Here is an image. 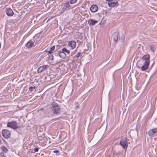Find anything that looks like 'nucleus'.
I'll return each mask as SVG.
<instances>
[{
  "label": "nucleus",
  "instance_id": "1",
  "mask_svg": "<svg viewBox=\"0 0 157 157\" xmlns=\"http://www.w3.org/2000/svg\"><path fill=\"white\" fill-rule=\"evenodd\" d=\"M52 109L53 113L56 115L60 114V109L58 104L55 102H53L52 104Z\"/></svg>",
  "mask_w": 157,
  "mask_h": 157
},
{
  "label": "nucleus",
  "instance_id": "2",
  "mask_svg": "<svg viewBox=\"0 0 157 157\" xmlns=\"http://www.w3.org/2000/svg\"><path fill=\"white\" fill-rule=\"evenodd\" d=\"M7 126L15 129L20 128L21 126H18L17 124L15 121H12L9 122L7 123Z\"/></svg>",
  "mask_w": 157,
  "mask_h": 157
},
{
  "label": "nucleus",
  "instance_id": "3",
  "mask_svg": "<svg viewBox=\"0 0 157 157\" xmlns=\"http://www.w3.org/2000/svg\"><path fill=\"white\" fill-rule=\"evenodd\" d=\"M128 139L125 137L121 139L120 142V144L124 149H126L128 147Z\"/></svg>",
  "mask_w": 157,
  "mask_h": 157
},
{
  "label": "nucleus",
  "instance_id": "4",
  "mask_svg": "<svg viewBox=\"0 0 157 157\" xmlns=\"http://www.w3.org/2000/svg\"><path fill=\"white\" fill-rule=\"evenodd\" d=\"M62 10L63 11H67L71 9L72 8L70 6L69 2H66L62 4Z\"/></svg>",
  "mask_w": 157,
  "mask_h": 157
},
{
  "label": "nucleus",
  "instance_id": "5",
  "mask_svg": "<svg viewBox=\"0 0 157 157\" xmlns=\"http://www.w3.org/2000/svg\"><path fill=\"white\" fill-rule=\"evenodd\" d=\"M2 136L6 139L9 138L10 136V132L7 129L2 130Z\"/></svg>",
  "mask_w": 157,
  "mask_h": 157
},
{
  "label": "nucleus",
  "instance_id": "6",
  "mask_svg": "<svg viewBox=\"0 0 157 157\" xmlns=\"http://www.w3.org/2000/svg\"><path fill=\"white\" fill-rule=\"evenodd\" d=\"M35 40L34 39L30 40L26 44V47L28 48H31L33 46H35Z\"/></svg>",
  "mask_w": 157,
  "mask_h": 157
},
{
  "label": "nucleus",
  "instance_id": "7",
  "mask_svg": "<svg viewBox=\"0 0 157 157\" xmlns=\"http://www.w3.org/2000/svg\"><path fill=\"white\" fill-rule=\"evenodd\" d=\"M148 135L151 136H157V128H155L150 130L148 132Z\"/></svg>",
  "mask_w": 157,
  "mask_h": 157
},
{
  "label": "nucleus",
  "instance_id": "8",
  "mask_svg": "<svg viewBox=\"0 0 157 157\" xmlns=\"http://www.w3.org/2000/svg\"><path fill=\"white\" fill-rule=\"evenodd\" d=\"M150 62L144 61L143 65L141 67V69L143 71H145L147 70L149 65Z\"/></svg>",
  "mask_w": 157,
  "mask_h": 157
},
{
  "label": "nucleus",
  "instance_id": "9",
  "mask_svg": "<svg viewBox=\"0 0 157 157\" xmlns=\"http://www.w3.org/2000/svg\"><path fill=\"white\" fill-rule=\"evenodd\" d=\"M118 33L116 32H114L112 36V39L113 40L114 42L116 43L118 39Z\"/></svg>",
  "mask_w": 157,
  "mask_h": 157
},
{
  "label": "nucleus",
  "instance_id": "10",
  "mask_svg": "<svg viewBox=\"0 0 157 157\" xmlns=\"http://www.w3.org/2000/svg\"><path fill=\"white\" fill-rule=\"evenodd\" d=\"M6 14L9 16H12L14 14L12 10L10 8H7L6 10Z\"/></svg>",
  "mask_w": 157,
  "mask_h": 157
},
{
  "label": "nucleus",
  "instance_id": "11",
  "mask_svg": "<svg viewBox=\"0 0 157 157\" xmlns=\"http://www.w3.org/2000/svg\"><path fill=\"white\" fill-rule=\"evenodd\" d=\"M48 67V65H43L40 66L39 67L37 70L38 73H41L44 69L47 68Z\"/></svg>",
  "mask_w": 157,
  "mask_h": 157
},
{
  "label": "nucleus",
  "instance_id": "12",
  "mask_svg": "<svg viewBox=\"0 0 157 157\" xmlns=\"http://www.w3.org/2000/svg\"><path fill=\"white\" fill-rule=\"evenodd\" d=\"M98 7L95 5H92L90 8V10L93 13H95L98 10Z\"/></svg>",
  "mask_w": 157,
  "mask_h": 157
},
{
  "label": "nucleus",
  "instance_id": "13",
  "mask_svg": "<svg viewBox=\"0 0 157 157\" xmlns=\"http://www.w3.org/2000/svg\"><path fill=\"white\" fill-rule=\"evenodd\" d=\"M57 55L62 59H65L66 57V54L64 52H62L61 50H60L57 52Z\"/></svg>",
  "mask_w": 157,
  "mask_h": 157
},
{
  "label": "nucleus",
  "instance_id": "14",
  "mask_svg": "<svg viewBox=\"0 0 157 157\" xmlns=\"http://www.w3.org/2000/svg\"><path fill=\"white\" fill-rule=\"evenodd\" d=\"M142 59L144 61L150 62V55L149 54H146L142 57Z\"/></svg>",
  "mask_w": 157,
  "mask_h": 157
},
{
  "label": "nucleus",
  "instance_id": "15",
  "mask_svg": "<svg viewBox=\"0 0 157 157\" xmlns=\"http://www.w3.org/2000/svg\"><path fill=\"white\" fill-rule=\"evenodd\" d=\"M68 45L71 47L72 49H73L76 47V42L74 40L71 41L68 43Z\"/></svg>",
  "mask_w": 157,
  "mask_h": 157
},
{
  "label": "nucleus",
  "instance_id": "16",
  "mask_svg": "<svg viewBox=\"0 0 157 157\" xmlns=\"http://www.w3.org/2000/svg\"><path fill=\"white\" fill-rule=\"evenodd\" d=\"M98 22V21L97 20H94L93 19H91L90 21V24L92 25H95L96 23Z\"/></svg>",
  "mask_w": 157,
  "mask_h": 157
},
{
  "label": "nucleus",
  "instance_id": "17",
  "mask_svg": "<svg viewBox=\"0 0 157 157\" xmlns=\"http://www.w3.org/2000/svg\"><path fill=\"white\" fill-rule=\"evenodd\" d=\"M117 1H116L115 2H112L109 3V6L110 7H114L116 6Z\"/></svg>",
  "mask_w": 157,
  "mask_h": 157
},
{
  "label": "nucleus",
  "instance_id": "18",
  "mask_svg": "<svg viewBox=\"0 0 157 157\" xmlns=\"http://www.w3.org/2000/svg\"><path fill=\"white\" fill-rule=\"evenodd\" d=\"M61 51L63 52H65L68 54H69L70 53V51L69 50H67L64 47L62 49Z\"/></svg>",
  "mask_w": 157,
  "mask_h": 157
},
{
  "label": "nucleus",
  "instance_id": "19",
  "mask_svg": "<svg viewBox=\"0 0 157 157\" xmlns=\"http://www.w3.org/2000/svg\"><path fill=\"white\" fill-rule=\"evenodd\" d=\"M1 149L3 151L5 152L6 153L8 151L7 149L4 147L2 146L1 147Z\"/></svg>",
  "mask_w": 157,
  "mask_h": 157
},
{
  "label": "nucleus",
  "instance_id": "20",
  "mask_svg": "<svg viewBox=\"0 0 157 157\" xmlns=\"http://www.w3.org/2000/svg\"><path fill=\"white\" fill-rule=\"evenodd\" d=\"M75 109H78L79 107V104L78 102H76L75 103Z\"/></svg>",
  "mask_w": 157,
  "mask_h": 157
},
{
  "label": "nucleus",
  "instance_id": "21",
  "mask_svg": "<svg viewBox=\"0 0 157 157\" xmlns=\"http://www.w3.org/2000/svg\"><path fill=\"white\" fill-rule=\"evenodd\" d=\"M35 88V86H31L29 87V91H30L31 92H32L33 91V90Z\"/></svg>",
  "mask_w": 157,
  "mask_h": 157
},
{
  "label": "nucleus",
  "instance_id": "22",
  "mask_svg": "<svg viewBox=\"0 0 157 157\" xmlns=\"http://www.w3.org/2000/svg\"><path fill=\"white\" fill-rule=\"evenodd\" d=\"M77 0H71L70 1V3L71 4H73L77 2Z\"/></svg>",
  "mask_w": 157,
  "mask_h": 157
},
{
  "label": "nucleus",
  "instance_id": "23",
  "mask_svg": "<svg viewBox=\"0 0 157 157\" xmlns=\"http://www.w3.org/2000/svg\"><path fill=\"white\" fill-rule=\"evenodd\" d=\"M150 48L151 51H154L155 49V47L154 45H151L150 47Z\"/></svg>",
  "mask_w": 157,
  "mask_h": 157
},
{
  "label": "nucleus",
  "instance_id": "24",
  "mask_svg": "<svg viewBox=\"0 0 157 157\" xmlns=\"http://www.w3.org/2000/svg\"><path fill=\"white\" fill-rule=\"evenodd\" d=\"M80 54H81V53L80 52H78L75 56V58H79L80 56Z\"/></svg>",
  "mask_w": 157,
  "mask_h": 157
},
{
  "label": "nucleus",
  "instance_id": "25",
  "mask_svg": "<svg viewBox=\"0 0 157 157\" xmlns=\"http://www.w3.org/2000/svg\"><path fill=\"white\" fill-rule=\"evenodd\" d=\"M0 157H6V155L3 152H0Z\"/></svg>",
  "mask_w": 157,
  "mask_h": 157
},
{
  "label": "nucleus",
  "instance_id": "26",
  "mask_svg": "<svg viewBox=\"0 0 157 157\" xmlns=\"http://www.w3.org/2000/svg\"><path fill=\"white\" fill-rule=\"evenodd\" d=\"M45 79L46 80H47V81H49L51 79L50 78L49 76L45 77Z\"/></svg>",
  "mask_w": 157,
  "mask_h": 157
},
{
  "label": "nucleus",
  "instance_id": "27",
  "mask_svg": "<svg viewBox=\"0 0 157 157\" xmlns=\"http://www.w3.org/2000/svg\"><path fill=\"white\" fill-rule=\"evenodd\" d=\"M49 59L51 60H53V56L52 55H50L49 56Z\"/></svg>",
  "mask_w": 157,
  "mask_h": 157
},
{
  "label": "nucleus",
  "instance_id": "28",
  "mask_svg": "<svg viewBox=\"0 0 157 157\" xmlns=\"http://www.w3.org/2000/svg\"><path fill=\"white\" fill-rule=\"evenodd\" d=\"M55 48V47L54 46H52L50 49V50L52 52L54 50Z\"/></svg>",
  "mask_w": 157,
  "mask_h": 157
},
{
  "label": "nucleus",
  "instance_id": "29",
  "mask_svg": "<svg viewBox=\"0 0 157 157\" xmlns=\"http://www.w3.org/2000/svg\"><path fill=\"white\" fill-rule=\"evenodd\" d=\"M38 150H39V148H38V147H36L34 148V151H35V152H37L38 151Z\"/></svg>",
  "mask_w": 157,
  "mask_h": 157
},
{
  "label": "nucleus",
  "instance_id": "30",
  "mask_svg": "<svg viewBox=\"0 0 157 157\" xmlns=\"http://www.w3.org/2000/svg\"><path fill=\"white\" fill-rule=\"evenodd\" d=\"M89 47H87L85 49H84V51L83 52H84V53H85V51H87L88 50H89Z\"/></svg>",
  "mask_w": 157,
  "mask_h": 157
},
{
  "label": "nucleus",
  "instance_id": "31",
  "mask_svg": "<svg viewBox=\"0 0 157 157\" xmlns=\"http://www.w3.org/2000/svg\"><path fill=\"white\" fill-rule=\"evenodd\" d=\"M46 51L47 52H48V53L50 54L52 53V52L51 51V50L50 51Z\"/></svg>",
  "mask_w": 157,
  "mask_h": 157
},
{
  "label": "nucleus",
  "instance_id": "32",
  "mask_svg": "<svg viewBox=\"0 0 157 157\" xmlns=\"http://www.w3.org/2000/svg\"><path fill=\"white\" fill-rule=\"evenodd\" d=\"M137 67L139 68H140V66L139 65V63L138 62H137Z\"/></svg>",
  "mask_w": 157,
  "mask_h": 157
},
{
  "label": "nucleus",
  "instance_id": "33",
  "mask_svg": "<svg viewBox=\"0 0 157 157\" xmlns=\"http://www.w3.org/2000/svg\"><path fill=\"white\" fill-rule=\"evenodd\" d=\"M106 1L108 2H111L113 0H106Z\"/></svg>",
  "mask_w": 157,
  "mask_h": 157
},
{
  "label": "nucleus",
  "instance_id": "34",
  "mask_svg": "<svg viewBox=\"0 0 157 157\" xmlns=\"http://www.w3.org/2000/svg\"><path fill=\"white\" fill-rule=\"evenodd\" d=\"M58 151H58V150H55L53 151V152H58Z\"/></svg>",
  "mask_w": 157,
  "mask_h": 157
},
{
  "label": "nucleus",
  "instance_id": "35",
  "mask_svg": "<svg viewBox=\"0 0 157 157\" xmlns=\"http://www.w3.org/2000/svg\"><path fill=\"white\" fill-rule=\"evenodd\" d=\"M55 55L56 56H58V55H57V52L55 53Z\"/></svg>",
  "mask_w": 157,
  "mask_h": 157
},
{
  "label": "nucleus",
  "instance_id": "36",
  "mask_svg": "<svg viewBox=\"0 0 157 157\" xmlns=\"http://www.w3.org/2000/svg\"><path fill=\"white\" fill-rule=\"evenodd\" d=\"M123 36L124 37V35H123Z\"/></svg>",
  "mask_w": 157,
  "mask_h": 157
},
{
  "label": "nucleus",
  "instance_id": "37",
  "mask_svg": "<svg viewBox=\"0 0 157 157\" xmlns=\"http://www.w3.org/2000/svg\"><path fill=\"white\" fill-rule=\"evenodd\" d=\"M153 64L152 65V67L153 66Z\"/></svg>",
  "mask_w": 157,
  "mask_h": 157
},
{
  "label": "nucleus",
  "instance_id": "38",
  "mask_svg": "<svg viewBox=\"0 0 157 157\" xmlns=\"http://www.w3.org/2000/svg\"><path fill=\"white\" fill-rule=\"evenodd\" d=\"M156 155H157V153H156Z\"/></svg>",
  "mask_w": 157,
  "mask_h": 157
}]
</instances>
